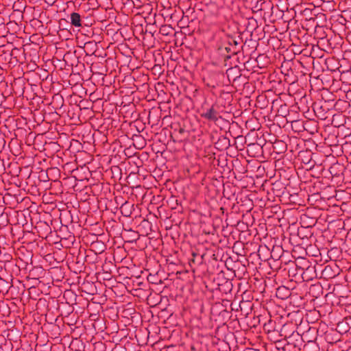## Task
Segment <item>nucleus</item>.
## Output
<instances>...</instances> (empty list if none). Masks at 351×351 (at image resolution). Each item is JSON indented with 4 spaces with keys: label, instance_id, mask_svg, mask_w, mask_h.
Listing matches in <instances>:
<instances>
[{
    "label": "nucleus",
    "instance_id": "1",
    "mask_svg": "<svg viewBox=\"0 0 351 351\" xmlns=\"http://www.w3.org/2000/svg\"><path fill=\"white\" fill-rule=\"evenodd\" d=\"M276 138L274 135H271L270 132L265 130V145H267V149H271L272 145L276 142Z\"/></svg>",
    "mask_w": 351,
    "mask_h": 351
},
{
    "label": "nucleus",
    "instance_id": "2",
    "mask_svg": "<svg viewBox=\"0 0 351 351\" xmlns=\"http://www.w3.org/2000/svg\"><path fill=\"white\" fill-rule=\"evenodd\" d=\"M71 23L75 27H80L82 25L80 15L77 12H73L71 14Z\"/></svg>",
    "mask_w": 351,
    "mask_h": 351
},
{
    "label": "nucleus",
    "instance_id": "3",
    "mask_svg": "<svg viewBox=\"0 0 351 351\" xmlns=\"http://www.w3.org/2000/svg\"><path fill=\"white\" fill-rule=\"evenodd\" d=\"M265 239H267L266 242L267 243L265 244V247L267 249L268 251L270 250L271 247H274L276 243L275 238L272 237L271 235L268 237V233H267V234L265 236Z\"/></svg>",
    "mask_w": 351,
    "mask_h": 351
},
{
    "label": "nucleus",
    "instance_id": "4",
    "mask_svg": "<svg viewBox=\"0 0 351 351\" xmlns=\"http://www.w3.org/2000/svg\"><path fill=\"white\" fill-rule=\"evenodd\" d=\"M204 117L210 120H215L217 119V112L211 108L205 112Z\"/></svg>",
    "mask_w": 351,
    "mask_h": 351
},
{
    "label": "nucleus",
    "instance_id": "5",
    "mask_svg": "<svg viewBox=\"0 0 351 351\" xmlns=\"http://www.w3.org/2000/svg\"><path fill=\"white\" fill-rule=\"evenodd\" d=\"M276 31V28L274 25H270L269 24H265V34L266 33L273 34Z\"/></svg>",
    "mask_w": 351,
    "mask_h": 351
},
{
    "label": "nucleus",
    "instance_id": "6",
    "mask_svg": "<svg viewBox=\"0 0 351 351\" xmlns=\"http://www.w3.org/2000/svg\"><path fill=\"white\" fill-rule=\"evenodd\" d=\"M268 338L271 340V341H276L275 340V337L274 336H276L278 335L277 332L276 331H271V329H268Z\"/></svg>",
    "mask_w": 351,
    "mask_h": 351
},
{
    "label": "nucleus",
    "instance_id": "7",
    "mask_svg": "<svg viewBox=\"0 0 351 351\" xmlns=\"http://www.w3.org/2000/svg\"><path fill=\"white\" fill-rule=\"evenodd\" d=\"M264 284H265V287H268V286H270L271 287H272L273 285H274V280H272L270 278H269L268 282L266 280H265Z\"/></svg>",
    "mask_w": 351,
    "mask_h": 351
},
{
    "label": "nucleus",
    "instance_id": "8",
    "mask_svg": "<svg viewBox=\"0 0 351 351\" xmlns=\"http://www.w3.org/2000/svg\"><path fill=\"white\" fill-rule=\"evenodd\" d=\"M267 314H268V317H269L268 324H269V325H270V328H274L275 323L273 322V321L271 319L270 313L268 312Z\"/></svg>",
    "mask_w": 351,
    "mask_h": 351
},
{
    "label": "nucleus",
    "instance_id": "9",
    "mask_svg": "<svg viewBox=\"0 0 351 351\" xmlns=\"http://www.w3.org/2000/svg\"><path fill=\"white\" fill-rule=\"evenodd\" d=\"M237 67H231L230 69V76L232 77L233 79H235L234 75V71H237Z\"/></svg>",
    "mask_w": 351,
    "mask_h": 351
},
{
    "label": "nucleus",
    "instance_id": "10",
    "mask_svg": "<svg viewBox=\"0 0 351 351\" xmlns=\"http://www.w3.org/2000/svg\"><path fill=\"white\" fill-rule=\"evenodd\" d=\"M271 206H266V204L265 203V215H270V213L266 212V210H267Z\"/></svg>",
    "mask_w": 351,
    "mask_h": 351
},
{
    "label": "nucleus",
    "instance_id": "11",
    "mask_svg": "<svg viewBox=\"0 0 351 351\" xmlns=\"http://www.w3.org/2000/svg\"><path fill=\"white\" fill-rule=\"evenodd\" d=\"M274 272H275V271L274 270V271H272V272H271H271H269L268 274L271 275V274H272V273H274Z\"/></svg>",
    "mask_w": 351,
    "mask_h": 351
},
{
    "label": "nucleus",
    "instance_id": "12",
    "mask_svg": "<svg viewBox=\"0 0 351 351\" xmlns=\"http://www.w3.org/2000/svg\"><path fill=\"white\" fill-rule=\"evenodd\" d=\"M271 184H272L271 183H269V187H270V188H271Z\"/></svg>",
    "mask_w": 351,
    "mask_h": 351
},
{
    "label": "nucleus",
    "instance_id": "13",
    "mask_svg": "<svg viewBox=\"0 0 351 351\" xmlns=\"http://www.w3.org/2000/svg\"><path fill=\"white\" fill-rule=\"evenodd\" d=\"M274 209L277 210L278 208L277 206L274 207Z\"/></svg>",
    "mask_w": 351,
    "mask_h": 351
},
{
    "label": "nucleus",
    "instance_id": "14",
    "mask_svg": "<svg viewBox=\"0 0 351 351\" xmlns=\"http://www.w3.org/2000/svg\"><path fill=\"white\" fill-rule=\"evenodd\" d=\"M267 264L269 267H271V263L269 262H268Z\"/></svg>",
    "mask_w": 351,
    "mask_h": 351
},
{
    "label": "nucleus",
    "instance_id": "15",
    "mask_svg": "<svg viewBox=\"0 0 351 351\" xmlns=\"http://www.w3.org/2000/svg\"><path fill=\"white\" fill-rule=\"evenodd\" d=\"M264 319H267V317H266V315H265V314Z\"/></svg>",
    "mask_w": 351,
    "mask_h": 351
},
{
    "label": "nucleus",
    "instance_id": "16",
    "mask_svg": "<svg viewBox=\"0 0 351 351\" xmlns=\"http://www.w3.org/2000/svg\"><path fill=\"white\" fill-rule=\"evenodd\" d=\"M267 92H268L269 93H271V90H268Z\"/></svg>",
    "mask_w": 351,
    "mask_h": 351
},
{
    "label": "nucleus",
    "instance_id": "17",
    "mask_svg": "<svg viewBox=\"0 0 351 351\" xmlns=\"http://www.w3.org/2000/svg\"><path fill=\"white\" fill-rule=\"evenodd\" d=\"M265 326H266V324H265ZM264 330H265V331L266 330V328H264Z\"/></svg>",
    "mask_w": 351,
    "mask_h": 351
}]
</instances>
